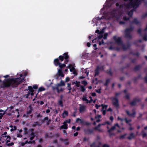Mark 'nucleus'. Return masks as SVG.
Listing matches in <instances>:
<instances>
[{
  "label": "nucleus",
  "mask_w": 147,
  "mask_h": 147,
  "mask_svg": "<svg viewBox=\"0 0 147 147\" xmlns=\"http://www.w3.org/2000/svg\"><path fill=\"white\" fill-rule=\"evenodd\" d=\"M23 74H21L19 78H9L4 80L0 85L1 88H7L10 86L13 88L17 87L18 85L22 83L24 80L23 78H21Z\"/></svg>",
  "instance_id": "obj_1"
},
{
  "label": "nucleus",
  "mask_w": 147,
  "mask_h": 147,
  "mask_svg": "<svg viewBox=\"0 0 147 147\" xmlns=\"http://www.w3.org/2000/svg\"><path fill=\"white\" fill-rule=\"evenodd\" d=\"M140 4V0L138 1H133L131 0L129 3L125 4V6L127 9H129L131 7L133 8H137L139 6Z\"/></svg>",
  "instance_id": "obj_2"
},
{
  "label": "nucleus",
  "mask_w": 147,
  "mask_h": 147,
  "mask_svg": "<svg viewBox=\"0 0 147 147\" xmlns=\"http://www.w3.org/2000/svg\"><path fill=\"white\" fill-rule=\"evenodd\" d=\"M120 93H116L115 94V96L114 97H111V99L112 101V105L115 107L117 109L119 108V100L117 98V96L119 95Z\"/></svg>",
  "instance_id": "obj_3"
},
{
  "label": "nucleus",
  "mask_w": 147,
  "mask_h": 147,
  "mask_svg": "<svg viewBox=\"0 0 147 147\" xmlns=\"http://www.w3.org/2000/svg\"><path fill=\"white\" fill-rule=\"evenodd\" d=\"M134 28L131 27L129 28H126L125 31V37L127 38L131 39L132 38V36L130 34V32L133 30Z\"/></svg>",
  "instance_id": "obj_4"
},
{
  "label": "nucleus",
  "mask_w": 147,
  "mask_h": 147,
  "mask_svg": "<svg viewBox=\"0 0 147 147\" xmlns=\"http://www.w3.org/2000/svg\"><path fill=\"white\" fill-rule=\"evenodd\" d=\"M104 65H102L100 66H97L94 71V76H96L98 75L100 73V70L102 71H103L104 70Z\"/></svg>",
  "instance_id": "obj_5"
},
{
  "label": "nucleus",
  "mask_w": 147,
  "mask_h": 147,
  "mask_svg": "<svg viewBox=\"0 0 147 147\" xmlns=\"http://www.w3.org/2000/svg\"><path fill=\"white\" fill-rule=\"evenodd\" d=\"M117 126L118 128H120V127L119 125L117 123H116L115 124L114 126L112 127L110 129H109L108 130V132L109 133V136L110 137L111 136H114L115 135V134L114 133H111V132L113 130L116 129V127Z\"/></svg>",
  "instance_id": "obj_6"
},
{
  "label": "nucleus",
  "mask_w": 147,
  "mask_h": 147,
  "mask_svg": "<svg viewBox=\"0 0 147 147\" xmlns=\"http://www.w3.org/2000/svg\"><path fill=\"white\" fill-rule=\"evenodd\" d=\"M113 39L117 45H122L123 44V42L121 40V37H118L117 38V36H113Z\"/></svg>",
  "instance_id": "obj_7"
},
{
  "label": "nucleus",
  "mask_w": 147,
  "mask_h": 147,
  "mask_svg": "<svg viewBox=\"0 0 147 147\" xmlns=\"http://www.w3.org/2000/svg\"><path fill=\"white\" fill-rule=\"evenodd\" d=\"M79 121H80L81 124L84 125L88 126L90 125V123L88 122H86L83 119H81L79 118H77L76 120V122L78 123Z\"/></svg>",
  "instance_id": "obj_8"
},
{
  "label": "nucleus",
  "mask_w": 147,
  "mask_h": 147,
  "mask_svg": "<svg viewBox=\"0 0 147 147\" xmlns=\"http://www.w3.org/2000/svg\"><path fill=\"white\" fill-rule=\"evenodd\" d=\"M94 130V128L92 129L89 128L85 129H84V132L85 134L89 135L92 134Z\"/></svg>",
  "instance_id": "obj_9"
},
{
  "label": "nucleus",
  "mask_w": 147,
  "mask_h": 147,
  "mask_svg": "<svg viewBox=\"0 0 147 147\" xmlns=\"http://www.w3.org/2000/svg\"><path fill=\"white\" fill-rule=\"evenodd\" d=\"M140 98H135L130 103V104L131 106H135L136 105L137 102H140Z\"/></svg>",
  "instance_id": "obj_10"
},
{
  "label": "nucleus",
  "mask_w": 147,
  "mask_h": 147,
  "mask_svg": "<svg viewBox=\"0 0 147 147\" xmlns=\"http://www.w3.org/2000/svg\"><path fill=\"white\" fill-rule=\"evenodd\" d=\"M79 105L80 107L79 110L80 113H82L85 112L86 110V107L81 104H80Z\"/></svg>",
  "instance_id": "obj_11"
},
{
  "label": "nucleus",
  "mask_w": 147,
  "mask_h": 147,
  "mask_svg": "<svg viewBox=\"0 0 147 147\" xmlns=\"http://www.w3.org/2000/svg\"><path fill=\"white\" fill-rule=\"evenodd\" d=\"M147 30V24H146V27L144 30L143 31H142L141 28H139L137 32L139 34L140 36H143V34H142V33H143L144 32H146Z\"/></svg>",
  "instance_id": "obj_12"
},
{
  "label": "nucleus",
  "mask_w": 147,
  "mask_h": 147,
  "mask_svg": "<svg viewBox=\"0 0 147 147\" xmlns=\"http://www.w3.org/2000/svg\"><path fill=\"white\" fill-rule=\"evenodd\" d=\"M75 67L74 64H69L68 66L67 67L70 69V71L71 72H73L75 70L74 67Z\"/></svg>",
  "instance_id": "obj_13"
},
{
  "label": "nucleus",
  "mask_w": 147,
  "mask_h": 147,
  "mask_svg": "<svg viewBox=\"0 0 147 147\" xmlns=\"http://www.w3.org/2000/svg\"><path fill=\"white\" fill-rule=\"evenodd\" d=\"M15 106H13L7 107V109L5 111V112L6 114L8 112H11V110L14 108Z\"/></svg>",
  "instance_id": "obj_14"
},
{
  "label": "nucleus",
  "mask_w": 147,
  "mask_h": 147,
  "mask_svg": "<svg viewBox=\"0 0 147 147\" xmlns=\"http://www.w3.org/2000/svg\"><path fill=\"white\" fill-rule=\"evenodd\" d=\"M29 90L28 92L30 93L31 95L32 96H33L34 95L33 92L34 91V90L33 89L32 87L31 86H28V89L27 90Z\"/></svg>",
  "instance_id": "obj_15"
},
{
  "label": "nucleus",
  "mask_w": 147,
  "mask_h": 147,
  "mask_svg": "<svg viewBox=\"0 0 147 147\" xmlns=\"http://www.w3.org/2000/svg\"><path fill=\"white\" fill-rule=\"evenodd\" d=\"M53 63L55 66H57L59 65L60 63L59 61V59L58 58H56L54 60Z\"/></svg>",
  "instance_id": "obj_16"
},
{
  "label": "nucleus",
  "mask_w": 147,
  "mask_h": 147,
  "mask_svg": "<svg viewBox=\"0 0 147 147\" xmlns=\"http://www.w3.org/2000/svg\"><path fill=\"white\" fill-rule=\"evenodd\" d=\"M125 112L129 116H131L132 117H134L135 116V115L136 114V112L135 111L133 112L132 113H130L128 111L126 110L125 111Z\"/></svg>",
  "instance_id": "obj_17"
},
{
  "label": "nucleus",
  "mask_w": 147,
  "mask_h": 147,
  "mask_svg": "<svg viewBox=\"0 0 147 147\" xmlns=\"http://www.w3.org/2000/svg\"><path fill=\"white\" fill-rule=\"evenodd\" d=\"M59 86H57L56 87H53V90H56L58 93H59L60 92H62L63 91V89L62 88H61L60 89L59 88Z\"/></svg>",
  "instance_id": "obj_18"
},
{
  "label": "nucleus",
  "mask_w": 147,
  "mask_h": 147,
  "mask_svg": "<svg viewBox=\"0 0 147 147\" xmlns=\"http://www.w3.org/2000/svg\"><path fill=\"white\" fill-rule=\"evenodd\" d=\"M29 108L30 109L26 113L27 114H29V115L32 113L33 111V109L30 105L28 107V109Z\"/></svg>",
  "instance_id": "obj_19"
},
{
  "label": "nucleus",
  "mask_w": 147,
  "mask_h": 147,
  "mask_svg": "<svg viewBox=\"0 0 147 147\" xmlns=\"http://www.w3.org/2000/svg\"><path fill=\"white\" fill-rule=\"evenodd\" d=\"M135 136L133 133L130 134L129 136L127 137V138L129 140H131L132 139L134 138Z\"/></svg>",
  "instance_id": "obj_20"
},
{
  "label": "nucleus",
  "mask_w": 147,
  "mask_h": 147,
  "mask_svg": "<svg viewBox=\"0 0 147 147\" xmlns=\"http://www.w3.org/2000/svg\"><path fill=\"white\" fill-rule=\"evenodd\" d=\"M132 24H134L136 25H138L140 24V22L136 18H135L131 22Z\"/></svg>",
  "instance_id": "obj_21"
},
{
  "label": "nucleus",
  "mask_w": 147,
  "mask_h": 147,
  "mask_svg": "<svg viewBox=\"0 0 147 147\" xmlns=\"http://www.w3.org/2000/svg\"><path fill=\"white\" fill-rule=\"evenodd\" d=\"M142 79V78L141 77V76L140 74H139L138 75V76L137 77H134L133 79V80L134 82L135 83L139 79Z\"/></svg>",
  "instance_id": "obj_22"
},
{
  "label": "nucleus",
  "mask_w": 147,
  "mask_h": 147,
  "mask_svg": "<svg viewBox=\"0 0 147 147\" xmlns=\"http://www.w3.org/2000/svg\"><path fill=\"white\" fill-rule=\"evenodd\" d=\"M141 67V66L138 65L136 66L134 68V70L136 71L139 70Z\"/></svg>",
  "instance_id": "obj_23"
},
{
  "label": "nucleus",
  "mask_w": 147,
  "mask_h": 147,
  "mask_svg": "<svg viewBox=\"0 0 147 147\" xmlns=\"http://www.w3.org/2000/svg\"><path fill=\"white\" fill-rule=\"evenodd\" d=\"M3 137H7V140L6 141V144H7L8 142H10V140L11 139V138L10 136H3Z\"/></svg>",
  "instance_id": "obj_24"
},
{
  "label": "nucleus",
  "mask_w": 147,
  "mask_h": 147,
  "mask_svg": "<svg viewBox=\"0 0 147 147\" xmlns=\"http://www.w3.org/2000/svg\"><path fill=\"white\" fill-rule=\"evenodd\" d=\"M62 96H61L60 100H59V101L58 103L59 105H60L61 107H63V102L62 101Z\"/></svg>",
  "instance_id": "obj_25"
},
{
  "label": "nucleus",
  "mask_w": 147,
  "mask_h": 147,
  "mask_svg": "<svg viewBox=\"0 0 147 147\" xmlns=\"http://www.w3.org/2000/svg\"><path fill=\"white\" fill-rule=\"evenodd\" d=\"M67 125V124L64 122L63 123V124L61 126V129H66L68 128Z\"/></svg>",
  "instance_id": "obj_26"
},
{
  "label": "nucleus",
  "mask_w": 147,
  "mask_h": 147,
  "mask_svg": "<svg viewBox=\"0 0 147 147\" xmlns=\"http://www.w3.org/2000/svg\"><path fill=\"white\" fill-rule=\"evenodd\" d=\"M65 83L62 80H61V82H60V83L57 84L56 85L57 86H65Z\"/></svg>",
  "instance_id": "obj_27"
},
{
  "label": "nucleus",
  "mask_w": 147,
  "mask_h": 147,
  "mask_svg": "<svg viewBox=\"0 0 147 147\" xmlns=\"http://www.w3.org/2000/svg\"><path fill=\"white\" fill-rule=\"evenodd\" d=\"M63 56L64 57V58L65 59H69V56L68 55V53L66 52L63 54Z\"/></svg>",
  "instance_id": "obj_28"
},
{
  "label": "nucleus",
  "mask_w": 147,
  "mask_h": 147,
  "mask_svg": "<svg viewBox=\"0 0 147 147\" xmlns=\"http://www.w3.org/2000/svg\"><path fill=\"white\" fill-rule=\"evenodd\" d=\"M59 75V76H61V77H63L64 76V75L63 74V72L62 71L61 69H59L58 70Z\"/></svg>",
  "instance_id": "obj_29"
},
{
  "label": "nucleus",
  "mask_w": 147,
  "mask_h": 147,
  "mask_svg": "<svg viewBox=\"0 0 147 147\" xmlns=\"http://www.w3.org/2000/svg\"><path fill=\"white\" fill-rule=\"evenodd\" d=\"M40 123L37 121L34 122L32 124V126L33 127H35L37 125H40Z\"/></svg>",
  "instance_id": "obj_30"
},
{
  "label": "nucleus",
  "mask_w": 147,
  "mask_h": 147,
  "mask_svg": "<svg viewBox=\"0 0 147 147\" xmlns=\"http://www.w3.org/2000/svg\"><path fill=\"white\" fill-rule=\"evenodd\" d=\"M106 72L107 74H109L111 76H112L113 73L111 71V68L109 70H107Z\"/></svg>",
  "instance_id": "obj_31"
},
{
  "label": "nucleus",
  "mask_w": 147,
  "mask_h": 147,
  "mask_svg": "<svg viewBox=\"0 0 147 147\" xmlns=\"http://www.w3.org/2000/svg\"><path fill=\"white\" fill-rule=\"evenodd\" d=\"M80 90L83 92H84L86 90V88L85 87V86L82 85L80 86Z\"/></svg>",
  "instance_id": "obj_32"
},
{
  "label": "nucleus",
  "mask_w": 147,
  "mask_h": 147,
  "mask_svg": "<svg viewBox=\"0 0 147 147\" xmlns=\"http://www.w3.org/2000/svg\"><path fill=\"white\" fill-rule=\"evenodd\" d=\"M80 82H78L77 81H76L73 82L72 84H75L76 86L77 87H79L80 86Z\"/></svg>",
  "instance_id": "obj_33"
},
{
  "label": "nucleus",
  "mask_w": 147,
  "mask_h": 147,
  "mask_svg": "<svg viewBox=\"0 0 147 147\" xmlns=\"http://www.w3.org/2000/svg\"><path fill=\"white\" fill-rule=\"evenodd\" d=\"M64 115H65L66 116H67L68 115V113L67 111H64L63 114L62 116L63 118L65 117V116H64Z\"/></svg>",
  "instance_id": "obj_34"
},
{
  "label": "nucleus",
  "mask_w": 147,
  "mask_h": 147,
  "mask_svg": "<svg viewBox=\"0 0 147 147\" xmlns=\"http://www.w3.org/2000/svg\"><path fill=\"white\" fill-rule=\"evenodd\" d=\"M15 113V111L13 110H12L11 112H8L7 113V115L8 116H11L12 115L14 114Z\"/></svg>",
  "instance_id": "obj_35"
},
{
  "label": "nucleus",
  "mask_w": 147,
  "mask_h": 147,
  "mask_svg": "<svg viewBox=\"0 0 147 147\" xmlns=\"http://www.w3.org/2000/svg\"><path fill=\"white\" fill-rule=\"evenodd\" d=\"M59 67L60 69H61L63 67H65L66 66L65 64V63H63L62 64L61 63L59 65Z\"/></svg>",
  "instance_id": "obj_36"
},
{
  "label": "nucleus",
  "mask_w": 147,
  "mask_h": 147,
  "mask_svg": "<svg viewBox=\"0 0 147 147\" xmlns=\"http://www.w3.org/2000/svg\"><path fill=\"white\" fill-rule=\"evenodd\" d=\"M142 36H143V39L144 40H147V33L146 32H145L144 35Z\"/></svg>",
  "instance_id": "obj_37"
},
{
  "label": "nucleus",
  "mask_w": 147,
  "mask_h": 147,
  "mask_svg": "<svg viewBox=\"0 0 147 147\" xmlns=\"http://www.w3.org/2000/svg\"><path fill=\"white\" fill-rule=\"evenodd\" d=\"M124 120L125 121V123L127 124H129V122L131 121V120L130 119H128L127 118H125L124 119Z\"/></svg>",
  "instance_id": "obj_38"
},
{
  "label": "nucleus",
  "mask_w": 147,
  "mask_h": 147,
  "mask_svg": "<svg viewBox=\"0 0 147 147\" xmlns=\"http://www.w3.org/2000/svg\"><path fill=\"white\" fill-rule=\"evenodd\" d=\"M127 135V134L125 133L124 134V135H122L120 136L119 137V138L121 140L123 139H124L125 138V137Z\"/></svg>",
  "instance_id": "obj_39"
},
{
  "label": "nucleus",
  "mask_w": 147,
  "mask_h": 147,
  "mask_svg": "<svg viewBox=\"0 0 147 147\" xmlns=\"http://www.w3.org/2000/svg\"><path fill=\"white\" fill-rule=\"evenodd\" d=\"M110 80L109 79H108L106 80L105 83L104 84V85L105 86H107L108 83L110 82Z\"/></svg>",
  "instance_id": "obj_40"
},
{
  "label": "nucleus",
  "mask_w": 147,
  "mask_h": 147,
  "mask_svg": "<svg viewBox=\"0 0 147 147\" xmlns=\"http://www.w3.org/2000/svg\"><path fill=\"white\" fill-rule=\"evenodd\" d=\"M133 13V11L132 10H131L128 13V15L131 17L132 16Z\"/></svg>",
  "instance_id": "obj_41"
},
{
  "label": "nucleus",
  "mask_w": 147,
  "mask_h": 147,
  "mask_svg": "<svg viewBox=\"0 0 147 147\" xmlns=\"http://www.w3.org/2000/svg\"><path fill=\"white\" fill-rule=\"evenodd\" d=\"M101 106L102 107V111H103L105 109V110H106L108 107L107 105H104L103 104H102Z\"/></svg>",
  "instance_id": "obj_42"
},
{
  "label": "nucleus",
  "mask_w": 147,
  "mask_h": 147,
  "mask_svg": "<svg viewBox=\"0 0 147 147\" xmlns=\"http://www.w3.org/2000/svg\"><path fill=\"white\" fill-rule=\"evenodd\" d=\"M45 90V88L42 87H40L38 89V92H41L43 91H44Z\"/></svg>",
  "instance_id": "obj_43"
},
{
  "label": "nucleus",
  "mask_w": 147,
  "mask_h": 147,
  "mask_svg": "<svg viewBox=\"0 0 147 147\" xmlns=\"http://www.w3.org/2000/svg\"><path fill=\"white\" fill-rule=\"evenodd\" d=\"M81 83L84 85V86H86L88 84L86 80H83L81 81Z\"/></svg>",
  "instance_id": "obj_44"
},
{
  "label": "nucleus",
  "mask_w": 147,
  "mask_h": 147,
  "mask_svg": "<svg viewBox=\"0 0 147 147\" xmlns=\"http://www.w3.org/2000/svg\"><path fill=\"white\" fill-rule=\"evenodd\" d=\"M67 87L66 88L68 90H71V84L70 83H67Z\"/></svg>",
  "instance_id": "obj_45"
},
{
  "label": "nucleus",
  "mask_w": 147,
  "mask_h": 147,
  "mask_svg": "<svg viewBox=\"0 0 147 147\" xmlns=\"http://www.w3.org/2000/svg\"><path fill=\"white\" fill-rule=\"evenodd\" d=\"M48 120V117H46L44 118L42 120L41 122L42 123H43L45 122V121L46 120Z\"/></svg>",
  "instance_id": "obj_46"
},
{
  "label": "nucleus",
  "mask_w": 147,
  "mask_h": 147,
  "mask_svg": "<svg viewBox=\"0 0 147 147\" xmlns=\"http://www.w3.org/2000/svg\"><path fill=\"white\" fill-rule=\"evenodd\" d=\"M59 59L61 61H62L64 59V57L62 55H60L59 57Z\"/></svg>",
  "instance_id": "obj_47"
},
{
  "label": "nucleus",
  "mask_w": 147,
  "mask_h": 147,
  "mask_svg": "<svg viewBox=\"0 0 147 147\" xmlns=\"http://www.w3.org/2000/svg\"><path fill=\"white\" fill-rule=\"evenodd\" d=\"M24 134H28V129L27 127H25L24 129Z\"/></svg>",
  "instance_id": "obj_48"
},
{
  "label": "nucleus",
  "mask_w": 147,
  "mask_h": 147,
  "mask_svg": "<svg viewBox=\"0 0 147 147\" xmlns=\"http://www.w3.org/2000/svg\"><path fill=\"white\" fill-rule=\"evenodd\" d=\"M94 130H98V131L100 132L102 131V130L101 129H100L98 128V126L94 127Z\"/></svg>",
  "instance_id": "obj_49"
},
{
  "label": "nucleus",
  "mask_w": 147,
  "mask_h": 147,
  "mask_svg": "<svg viewBox=\"0 0 147 147\" xmlns=\"http://www.w3.org/2000/svg\"><path fill=\"white\" fill-rule=\"evenodd\" d=\"M141 134H142L143 137V138L146 137L147 135L146 134L144 133V130L142 131L141 132Z\"/></svg>",
  "instance_id": "obj_50"
},
{
  "label": "nucleus",
  "mask_w": 147,
  "mask_h": 147,
  "mask_svg": "<svg viewBox=\"0 0 147 147\" xmlns=\"http://www.w3.org/2000/svg\"><path fill=\"white\" fill-rule=\"evenodd\" d=\"M64 142L65 145H68L69 144V142L67 139H65L64 140Z\"/></svg>",
  "instance_id": "obj_51"
},
{
  "label": "nucleus",
  "mask_w": 147,
  "mask_h": 147,
  "mask_svg": "<svg viewBox=\"0 0 147 147\" xmlns=\"http://www.w3.org/2000/svg\"><path fill=\"white\" fill-rule=\"evenodd\" d=\"M15 111H16L18 113V115H17V118H18L20 116V113L19 111L20 110L18 109H16L15 110Z\"/></svg>",
  "instance_id": "obj_52"
},
{
  "label": "nucleus",
  "mask_w": 147,
  "mask_h": 147,
  "mask_svg": "<svg viewBox=\"0 0 147 147\" xmlns=\"http://www.w3.org/2000/svg\"><path fill=\"white\" fill-rule=\"evenodd\" d=\"M147 16V12H145V13L142 15L141 17L142 18H144L146 17Z\"/></svg>",
  "instance_id": "obj_53"
},
{
  "label": "nucleus",
  "mask_w": 147,
  "mask_h": 147,
  "mask_svg": "<svg viewBox=\"0 0 147 147\" xmlns=\"http://www.w3.org/2000/svg\"><path fill=\"white\" fill-rule=\"evenodd\" d=\"M108 34L107 33H105L103 36V38L104 39H106L107 38V36H108Z\"/></svg>",
  "instance_id": "obj_54"
},
{
  "label": "nucleus",
  "mask_w": 147,
  "mask_h": 147,
  "mask_svg": "<svg viewBox=\"0 0 147 147\" xmlns=\"http://www.w3.org/2000/svg\"><path fill=\"white\" fill-rule=\"evenodd\" d=\"M122 45L123 49L124 50H126L128 49L126 46H125L123 44Z\"/></svg>",
  "instance_id": "obj_55"
},
{
  "label": "nucleus",
  "mask_w": 147,
  "mask_h": 147,
  "mask_svg": "<svg viewBox=\"0 0 147 147\" xmlns=\"http://www.w3.org/2000/svg\"><path fill=\"white\" fill-rule=\"evenodd\" d=\"M82 100L84 101H86V102H88V100L86 98V97H85L84 96L82 98Z\"/></svg>",
  "instance_id": "obj_56"
},
{
  "label": "nucleus",
  "mask_w": 147,
  "mask_h": 147,
  "mask_svg": "<svg viewBox=\"0 0 147 147\" xmlns=\"http://www.w3.org/2000/svg\"><path fill=\"white\" fill-rule=\"evenodd\" d=\"M123 19L125 21H127L129 20V18H127L125 16H124L123 17Z\"/></svg>",
  "instance_id": "obj_57"
},
{
  "label": "nucleus",
  "mask_w": 147,
  "mask_h": 147,
  "mask_svg": "<svg viewBox=\"0 0 147 147\" xmlns=\"http://www.w3.org/2000/svg\"><path fill=\"white\" fill-rule=\"evenodd\" d=\"M144 82L146 83H147V73H146L144 77Z\"/></svg>",
  "instance_id": "obj_58"
},
{
  "label": "nucleus",
  "mask_w": 147,
  "mask_h": 147,
  "mask_svg": "<svg viewBox=\"0 0 147 147\" xmlns=\"http://www.w3.org/2000/svg\"><path fill=\"white\" fill-rule=\"evenodd\" d=\"M131 62L132 63H135L136 62V59L135 58L131 59Z\"/></svg>",
  "instance_id": "obj_59"
},
{
  "label": "nucleus",
  "mask_w": 147,
  "mask_h": 147,
  "mask_svg": "<svg viewBox=\"0 0 147 147\" xmlns=\"http://www.w3.org/2000/svg\"><path fill=\"white\" fill-rule=\"evenodd\" d=\"M14 145V143L13 142H11V143H8L6 145L8 146H12Z\"/></svg>",
  "instance_id": "obj_60"
},
{
  "label": "nucleus",
  "mask_w": 147,
  "mask_h": 147,
  "mask_svg": "<svg viewBox=\"0 0 147 147\" xmlns=\"http://www.w3.org/2000/svg\"><path fill=\"white\" fill-rule=\"evenodd\" d=\"M102 44H103L104 45L105 44V43L104 42V41L103 40H101V42H99V45H101Z\"/></svg>",
  "instance_id": "obj_61"
},
{
  "label": "nucleus",
  "mask_w": 147,
  "mask_h": 147,
  "mask_svg": "<svg viewBox=\"0 0 147 147\" xmlns=\"http://www.w3.org/2000/svg\"><path fill=\"white\" fill-rule=\"evenodd\" d=\"M30 135L31 136L34 137H35L36 136V134L35 132H31Z\"/></svg>",
  "instance_id": "obj_62"
},
{
  "label": "nucleus",
  "mask_w": 147,
  "mask_h": 147,
  "mask_svg": "<svg viewBox=\"0 0 147 147\" xmlns=\"http://www.w3.org/2000/svg\"><path fill=\"white\" fill-rule=\"evenodd\" d=\"M140 54L138 52H137L136 53H134V55L138 57H139V56Z\"/></svg>",
  "instance_id": "obj_63"
},
{
  "label": "nucleus",
  "mask_w": 147,
  "mask_h": 147,
  "mask_svg": "<svg viewBox=\"0 0 147 147\" xmlns=\"http://www.w3.org/2000/svg\"><path fill=\"white\" fill-rule=\"evenodd\" d=\"M102 147H110V146L108 144H105L103 145Z\"/></svg>",
  "instance_id": "obj_64"
}]
</instances>
